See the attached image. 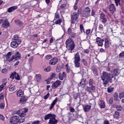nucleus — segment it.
Returning a JSON list of instances; mask_svg holds the SVG:
<instances>
[{
    "mask_svg": "<svg viewBox=\"0 0 124 124\" xmlns=\"http://www.w3.org/2000/svg\"><path fill=\"white\" fill-rule=\"evenodd\" d=\"M66 47L71 51L75 48V44L71 38L67 39L65 41Z\"/></svg>",
    "mask_w": 124,
    "mask_h": 124,
    "instance_id": "2",
    "label": "nucleus"
},
{
    "mask_svg": "<svg viewBox=\"0 0 124 124\" xmlns=\"http://www.w3.org/2000/svg\"><path fill=\"white\" fill-rule=\"evenodd\" d=\"M79 28H80L81 32H85L83 25L80 24L79 26Z\"/></svg>",
    "mask_w": 124,
    "mask_h": 124,
    "instance_id": "38",
    "label": "nucleus"
},
{
    "mask_svg": "<svg viewBox=\"0 0 124 124\" xmlns=\"http://www.w3.org/2000/svg\"><path fill=\"white\" fill-rule=\"evenodd\" d=\"M93 80L92 79H90L89 81V86H93Z\"/></svg>",
    "mask_w": 124,
    "mask_h": 124,
    "instance_id": "40",
    "label": "nucleus"
},
{
    "mask_svg": "<svg viewBox=\"0 0 124 124\" xmlns=\"http://www.w3.org/2000/svg\"><path fill=\"white\" fill-rule=\"evenodd\" d=\"M119 74V70L115 69L113 70V73L110 74L106 72H103L101 76L103 84L106 87L108 82L111 83L112 81V78Z\"/></svg>",
    "mask_w": 124,
    "mask_h": 124,
    "instance_id": "1",
    "label": "nucleus"
},
{
    "mask_svg": "<svg viewBox=\"0 0 124 124\" xmlns=\"http://www.w3.org/2000/svg\"><path fill=\"white\" fill-rule=\"evenodd\" d=\"M62 84V81L60 80H57L54 83H53L52 85V88L55 89L58 86H59Z\"/></svg>",
    "mask_w": 124,
    "mask_h": 124,
    "instance_id": "9",
    "label": "nucleus"
},
{
    "mask_svg": "<svg viewBox=\"0 0 124 124\" xmlns=\"http://www.w3.org/2000/svg\"><path fill=\"white\" fill-rule=\"evenodd\" d=\"M79 15L77 13H74L73 15L71 16V18L75 19L76 20L78 19Z\"/></svg>",
    "mask_w": 124,
    "mask_h": 124,
    "instance_id": "26",
    "label": "nucleus"
},
{
    "mask_svg": "<svg viewBox=\"0 0 124 124\" xmlns=\"http://www.w3.org/2000/svg\"><path fill=\"white\" fill-rule=\"evenodd\" d=\"M58 61V60L57 58H53L49 61V64L50 65H55L57 63Z\"/></svg>",
    "mask_w": 124,
    "mask_h": 124,
    "instance_id": "11",
    "label": "nucleus"
},
{
    "mask_svg": "<svg viewBox=\"0 0 124 124\" xmlns=\"http://www.w3.org/2000/svg\"><path fill=\"white\" fill-rule=\"evenodd\" d=\"M4 116L2 114H0V120H1V121H4Z\"/></svg>",
    "mask_w": 124,
    "mask_h": 124,
    "instance_id": "57",
    "label": "nucleus"
},
{
    "mask_svg": "<svg viewBox=\"0 0 124 124\" xmlns=\"http://www.w3.org/2000/svg\"><path fill=\"white\" fill-rule=\"evenodd\" d=\"M58 99L57 98H56L55 100H54L50 105V106L49 107L50 110H52V108H53L54 105H55L56 103L57 102Z\"/></svg>",
    "mask_w": 124,
    "mask_h": 124,
    "instance_id": "22",
    "label": "nucleus"
},
{
    "mask_svg": "<svg viewBox=\"0 0 124 124\" xmlns=\"http://www.w3.org/2000/svg\"><path fill=\"white\" fill-rule=\"evenodd\" d=\"M116 109L117 111H121L122 110L123 108L121 106H117L116 107Z\"/></svg>",
    "mask_w": 124,
    "mask_h": 124,
    "instance_id": "48",
    "label": "nucleus"
},
{
    "mask_svg": "<svg viewBox=\"0 0 124 124\" xmlns=\"http://www.w3.org/2000/svg\"><path fill=\"white\" fill-rule=\"evenodd\" d=\"M42 77L41 74H36L35 76V79L37 82L41 81Z\"/></svg>",
    "mask_w": 124,
    "mask_h": 124,
    "instance_id": "18",
    "label": "nucleus"
},
{
    "mask_svg": "<svg viewBox=\"0 0 124 124\" xmlns=\"http://www.w3.org/2000/svg\"><path fill=\"white\" fill-rule=\"evenodd\" d=\"M119 116V113L117 111H116L114 114V117L115 119H118Z\"/></svg>",
    "mask_w": 124,
    "mask_h": 124,
    "instance_id": "39",
    "label": "nucleus"
},
{
    "mask_svg": "<svg viewBox=\"0 0 124 124\" xmlns=\"http://www.w3.org/2000/svg\"><path fill=\"white\" fill-rule=\"evenodd\" d=\"M102 22L103 24H106L107 22V19L106 18H104L103 19H102Z\"/></svg>",
    "mask_w": 124,
    "mask_h": 124,
    "instance_id": "56",
    "label": "nucleus"
},
{
    "mask_svg": "<svg viewBox=\"0 0 124 124\" xmlns=\"http://www.w3.org/2000/svg\"><path fill=\"white\" fill-rule=\"evenodd\" d=\"M74 62H78L80 61V57L78 52L74 54Z\"/></svg>",
    "mask_w": 124,
    "mask_h": 124,
    "instance_id": "15",
    "label": "nucleus"
},
{
    "mask_svg": "<svg viewBox=\"0 0 124 124\" xmlns=\"http://www.w3.org/2000/svg\"><path fill=\"white\" fill-rule=\"evenodd\" d=\"M19 41H21V40L19 39V37H18V35H14V41L18 42Z\"/></svg>",
    "mask_w": 124,
    "mask_h": 124,
    "instance_id": "34",
    "label": "nucleus"
},
{
    "mask_svg": "<svg viewBox=\"0 0 124 124\" xmlns=\"http://www.w3.org/2000/svg\"><path fill=\"white\" fill-rule=\"evenodd\" d=\"M99 105L102 109H104L106 107L105 102L103 100H101L99 103Z\"/></svg>",
    "mask_w": 124,
    "mask_h": 124,
    "instance_id": "24",
    "label": "nucleus"
},
{
    "mask_svg": "<svg viewBox=\"0 0 124 124\" xmlns=\"http://www.w3.org/2000/svg\"><path fill=\"white\" fill-rule=\"evenodd\" d=\"M82 62L83 65L85 66H87L88 65L87 61L85 59L82 60Z\"/></svg>",
    "mask_w": 124,
    "mask_h": 124,
    "instance_id": "45",
    "label": "nucleus"
},
{
    "mask_svg": "<svg viewBox=\"0 0 124 124\" xmlns=\"http://www.w3.org/2000/svg\"><path fill=\"white\" fill-rule=\"evenodd\" d=\"M114 100L117 101L118 99V94L117 93H115L114 95Z\"/></svg>",
    "mask_w": 124,
    "mask_h": 124,
    "instance_id": "51",
    "label": "nucleus"
},
{
    "mask_svg": "<svg viewBox=\"0 0 124 124\" xmlns=\"http://www.w3.org/2000/svg\"><path fill=\"white\" fill-rule=\"evenodd\" d=\"M55 115L49 113L44 117V120H51L53 118H55Z\"/></svg>",
    "mask_w": 124,
    "mask_h": 124,
    "instance_id": "8",
    "label": "nucleus"
},
{
    "mask_svg": "<svg viewBox=\"0 0 124 124\" xmlns=\"http://www.w3.org/2000/svg\"><path fill=\"white\" fill-rule=\"evenodd\" d=\"M91 9L89 7H86L83 10L82 14L83 16L85 18H88L90 16Z\"/></svg>",
    "mask_w": 124,
    "mask_h": 124,
    "instance_id": "3",
    "label": "nucleus"
},
{
    "mask_svg": "<svg viewBox=\"0 0 124 124\" xmlns=\"http://www.w3.org/2000/svg\"><path fill=\"white\" fill-rule=\"evenodd\" d=\"M13 57H14V59L16 61L18 59H21V54L19 52H16Z\"/></svg>",
    "mask_w": 124,
    "mask_h": 124,
    "instance_id": "14",
    "label": "nucleus"
},
{
    "mask_svg": "<svg viewBox=\"0 0 124 124\" xmlns=\"http://www.w3.org/2000/svg\"><path fill=\"white\" fill-rule=\"evenodd\" d=\"M4 98V93H1L0 94V99L2 100Z\"/></svg>",
    "mask_w": 124,
    "mask_h": 124,
    "instance_id": "49",
    "label": "nucleus"
},
{
    "mask_svg": "<svg viewBox=\"0 0 124 124\" xmlns=\"http://www.w3.org/2000/svg\"><path fill=\"white\" fill-rule=\"evenodd\" d=\"M91 109V106L90 105H87L83 107V109L84 112H89Z\"/></svg>",
    "mask_w": 124,
    "mask_h": 124,
    "instance_id": "17",
    "label": "nucleus"
},
{
    "mask_svg": "<svg viewBox=\"0 0 124 124\" xmlns=\"http://www.w3.org/2000/svg\"><path fill=\"white\" fill-rule=\"evenodd\" d=\"M114 1L117 6H118L119 5H120L121 0H114Z\"/></svg>",
    "mask_w": 124,
    "mask_h": 124,
    "instance_id": "46",
    "label": "nucleus"
},
{
    "mask_svg": "<svg viewBox=\"0 0 124 124\" xmlns=\"http://www.w3.org/2000/svg\"><path fill=\"white\" fill-rule=\"evenodd\" d=\"M114 88L111 87L108 88V93H110L113 91Z\"/></svg>",
    "mask_w": 124,
    "mask_h": 124,
    "instance_id": "42",
    "label": "nucleus"
},
{
    "mask_svg": "<svg viewBox=\"0 0 124 124\" xmlns=\"http://www.w3.org/2000/svg\"><path fill=\"white\" fill-rule=\"evenodd\" d=\"M66 76V75L65 72H63L62 73H59L58 74L59 78L61 80H62Z\"/></svg>",
    "mask_w": 124,
    "mask_h": 124,
    "instance_id": "13",
    "label": "nucleus"
},
{
    "mask_svg": "<svg viewBox=\"0 0 124 124\" xmlns=\"http://www.w3.org/2000/svg\"><path fill=\"white\" fill-rule=\"evenodd\" d=\"M105 47H108L109 46V41L108 40V39L106 38L105 39Z\"/></svg>",
    "mask_w": 124,
    "mask_h": 124,
    "instance_id": "33",
    "label": "nucleus"
},
{
    "mask_svg": "<svg viewBox=\"0 0 124 124\" xmlns=\"http://www.w3.org/2000/svg\"><path fill=\"white\" fill-rule=\"evenodd\" d=\"M16 114L18 115L19 117H26V113L25 112H21V111L18 110L16 112Z\"/></svg>",
    "mask_w": 124,
    "mask_h": 124,
    "instance_id": "21",
    "label": "nucleus"
},
{
    "mask_svg": "<svg viewBox=\"0 0 124 124\" xmlns=\"http://www.w3.org/2000/svg\"><path fill=\"white\" fill-rule=\"evenodd\" d=\"M21 43H22V41H18V42L16 41H13L11 43V46L13 48H16L19 46V45L21 44Z\"/></svg>",
    "mask_w": 124,
    "mask_h": 124,
    "instance_id": "6",
    "label": "nucleus"
},
{
    "mask_svg": "<svg viewBox=\"0 0 124 124\" xmlns=\"http://www.w3.org/2000/svg\"><path fill=\"white\" fill-rule=\"evenodd\" d=\"M14 78H16V80H20V76L17 74L16 72H14L10 76V78L12 79H14Z\"/></svg>",
    "mask_w": 124,
    "mask_h": 124,
    "instance_id": "7",
    "label": "nucleus"
},
{
    "mask_svg": "<svg viewBox=\"0 0 124 124\" xmlns=\"http://www.w3.org/2000/svg\"><path fill=\"white\" fill-rule=\"evenodd\" d=\"M98 29L100 31H104V27L102 25H100L99 26Z\"/></svg>",
    "mask_w": 124,
    "mask_h": 124,
    "instance_id": "43",
    "label": "nucleus"
},
{
    "mask_svg": "<svg viewBox=\"0 0 124 124\" xmlns=\"http://www.w3.org/2000/svg\"><path fill=\"white\" fill-rule=\"evenodd\" d=\"M18 119L19 116H14L10 118V122L12 124H18Z\"/></svg>",
    "mask_w": 124,
    "mask_h": 124,
    "instance_id": "4",
    "label": "nucleus"
},
{
    "mask_svg": "<svg viewBox=\"0 0 124 124\" xmlns=\"http://www.w3.org/2000/svg\"><path fill=\"white\" fill-rule=\"evenodd\" d=\"M70 35H71V36L73 38H75L76 36V33L74 32L71 33V34H70Z\"/></svg>",
    "mask_w": 124,
    "mask_h": 124,
    "instance_id": "60",
    "label": "nucleus"
},
{
    "mask_svg": "<svg viewBox=\"0 0 124 124\" xmlns=\"http://www.w3.org/2000/svg\"><path fill=\"white\" fill-rule=\"evenodd\" d=\"M81 11H82V9L81 8H79L78 9V14L79 15H80L81 13Z\"/></svg>",
    "mask_w": 124,
    "mask_h": 124,
    "instance_id": "58",
    "label": "nucleus"
},
{
    "mask_svg": "<svg viewBox=\"0 0 124 124\" xmlns=\"http://www.w3.org/2000/svg\"><path fill=\"white\" fill-rule=\"evenodd\" d=\"M52 55H47V56L46 57V60H49V59L52 58Z\"/></svg>",
    "mask_w": 124,
    "mask_h": 124,
    "instance_id": "55",
    "label": "nucleus"
},
{
    "mask_svg": "<svg viewBox=\"0 0 124 124\" xmlns=\"http://www.w3.org/2000/svg\"><path fill=\"white\" fill-rule=\"evenodd\" d=\"M119 97L120 98V99H122V98H124V92L120 93L119 95Z\"/></svg>",
    "mask_w": 124,
    "mask_h": 124,
    "instance_id": "37",
    "label": "nucleus"
},
{
    "mask_svg": "<svg viewBox=\"0 0 124 124\" xmlns=\"http://www.w3.org/2000/svg\"><path fill=\"white\" fill-rule=\"evenodd\" d=\"M18 7L17 6H12L8 9V12L9 13H11L13 11H14L15 10L17 9Z\"/></svg>",
    "mask_w": 124,
    "mask_h": 124,
    "instance_id": "23",
    "label": "nucleus"
},
{
    "mask_svg": "<svg viewBox=\"0 0 124 124\" xmlns=\"http://www.w3.org/2000/svg\"><path fill=\"white\" fill-rule=\"evenodd\" d=\"M9 91L12 92L15 91L16 90V86H15V85H14V84L11 85L9 87Z\"/></svg>",
    "mask_w": 124,
    "mask_h": 124,
    "instance_id": "25",
    "label": "nucleus"
},
{
    "mask_svg": "<svg viewBox=\"0 0 124 124\" xmlns=\"http://www.w3.org/2000/svg\"><path fill=\"white\" fill-rule=\"evenodd\" d=\"M28 98L26 97H23L20 99V102H26Z\"/></svg>",
    "mask_w": 124,
    "mask_h": 124,
    "instance_id": "35",
    "label": "nucleus"
},
{
    "mask_svg": "<svg viewBox=\"0 0 124 124\" xmlns=\"http://www.w3.org/2000/svg\"><path fill=\"white\" fill-rule=\"evenodd\" d=\"M0 109H3L4 108V104L1 103L0 104Z\"/></svg>",
    "mask_w": 124,
    "mask_h": 124,
    "instance_id": "62",
    "label": "nucleus"
},
{
    "mask_svg": "<svg viewBox=\"0 0 124 124\" xmlns=\"http://www.w3.org/2000/svg\"><path fill=\"white\" fill-rule=\"evenodd\" d=\"M60 17V16L58 14V13L57 12L55 14V19L56 18V19H58Z\"/></svg>",
    "mask_w": 124,
    "mask_h": 124,
    "instance_id": "53",
    "label": "nucleus"
},
{
    "mask_svg": "<svg viewBox=\"0 0 124 124\" xmlns=\"http://www.w3.org/2000/svg\"><path fill=\"white\" fill-rule=\"evenodd\" d=\"M124 56V51H122L120 54H119V57H122Z\"/></svg>",
    "mask_w": 124,
    "mask_h": 124,
    "instance_id": "63",
    "label": "nucleus"
},
{
    "mask_svg": "<svg viewBox=\"0 0 124 124\" xmlns=\"http://www.w3.org/2000/svg\"><path fill=\"white\" fill-rule=\"evenodd\" d=\"M62 22V20L61 19H59L56 21L55 24H59L60 25L61 22Z\"/></svg>",
    "mask_w": 124,
    "mask_h": 124,
    "instance_id": "41",
    "label": "nucleus"
},
{
    "mask_svg": "<svg viewBox=\"0 0 124 124\" xmlns=\"http://www.w3.org/2000/svg\"><path fill=\"white\" fill-rule=\"evenodd\" d=\"M33 59H34V57L33 56H31L29 59V62L30 63V64H31L32 63V62H33Z\"/></svg>",
    "mask_w": 124,
    "mask_h": 124,
    "instance_id": "36",
    "label": "nucleus"
},
{
    "mask_svg": "<svg viewBox=\"0 0 124 124\" xmlns=\"http://www.w3.org/2000/svg\"><path fill=\"white\" fill-rule=\"evenodd\" d=\"M50 70H51V68L49 66H48L45 69L44 71L45 72H48L50 71Z\"/></svg>",
    "mask_w": 124,
    "mask_h": 124,
    "instance_id": "52",
    "label": "nucleus"
},
{
    "mask_svg": "<svg viewBox=\"0 0 124 124\" xmlns=\"http://www.w3.org/2000/svg\"><path fill=\"white\" fill-rule=\"evenodd\" d=\"M12 55V53H11V52H8L6 56V61L8 62H11L13 61V60H14V56H12L11 57V55Z\"/></svg>",
    "mask_w": 124,
    "mask_h": 124,
    "instance_id": "5",
    "label": "nucleus"
},
{
    "mask_svg": "<svg viewBox=\"0 0 124 124\" xmlns=\"http://www.w3.org/2000/svg\"><path fill=\"white\" fill-rule=\"evenodd\" d=\"M65 66L66 67V71L67 72H69V68L68 67V64H66Z\"/></svg>",
    "mask_w": 124,
    "mask_h": 124,
    "instance_id": "64",
    "label": "nucleus"
},
{
    "mask_svg": "<svg viewBox=\"0 0 124 124\" xmlns=\"http://www.w3.org/2000/svg\"><path fill=\"white\" fill-rule=\"evenodd\" d=\"M100 18H101V19H104V18H105V14H104V13H101V14H100Z\"/></svg>",
    "mask_w": 124,
    "mask_h": 124,
    "instance_id": "50",
    "label": "nucleus"
},
{
    "mask_svg": "<svg viewBox=\"0 0 124 124\" xmlns=\"http://www.w3.org/2000/svg\"><path fill=\"white\" fill-rule=\"evenodd\" d=\"M69 110H70V111L71 113H74V112L75 111L74 108L72 107H70L69 108Z\"/></svg>",
    "mask_w": 124,
    "mask_h": 124,
    "instance_id": "54",
    "label": "nucleus"
},
{
    "mask_svg": "<svg viewBox=\"0 0 124 124\" xmlns=\"http://www.w3.org/2000/svg\"><path fill=\"white\" fill-rule=\"evenodd\" d=\"M79 62L80 61H74L76 67L79 68L80 67V63Z\"/></svg>",
    "mask_w": 124,
    "mask_h": 124,
    "instance_id": "30",
    "label": "nucleus"
},
{
    "mask_svg": "<svg viewBox=\"0 0 124 124\" xmlns=\"http://www.w3.org/2000/svg\"><path fill=\"white\" fill-rule=\"evenodd\" d=\"M104 41L103 39H101L99 37H97L96 39V42L97 43L98 45L100 46H103V42Z\"/></svg>",
    "mask_w": 124,
    "mask_h": 124,
    "instance_id": "10",
    "label": "nucleus"
},
{
    "mask_svg": "<svg viewBox=\"0 0 124 124\" xmlns=\"http://www.w3.org/2000/svg\"><path fill=\"white\" fill-rule=\"evenodd\" d=\"M67 32L68 33L69 35H70V34H71V33H72V30L71 28H68V30H67Z\"/></svg>",
    "mask_w": 124,
    "mask_h": 124,
    "instance_id": "59",
    "label": "nucleus"
},
{
    "mask_svg": "<svg viewBox=\"0 0 124 124\" xmlns=\"http://www.w3.org/2000/svg\"><path fill=\"white\" fill-rule=\"evenodd\" d=\"M15 22L17 25H23V22L20 21V20H16Z\"/></svg>",
    "mask_w": 124,
    "mask_h": 124,
    "instance_id": "47",
    "label": "nucleus"
},
{
    "mask_svg": "<svg viewBox=\"0 0 124 124\" xmlns=\"http://www.w3.org/2000/svg\"><path fill=\"white\" fill-rule=\"evenodd\" d=\"M8 71V70H7V69L4 68L2 70L1 72H2V73L5 74L7 73Z\"/></svg>",
    "mask_w": 124,
    "mask_h": 124,
    "instance_id": "44",
    "label": "nucleus"
},
{
    "mask_svg": "<svg viewBox=\"0 0 124 124\" xmlns=\"http://www.w3.org/2000/svg\"><path fill=\"white\" fill-rule=\"evenodd\" d=\"M25 116L24 117H20L18 116V123H20V124H22V123H24L25 122Z\"/></svg>",
    "mask_w": 124,
    "mask_h": 124,
    "instance_id": "27",
    "label": "nucleus"
},
{
    "mask_svg": "<svg viewBox=\"0 0 124 124\" xmlns=\"http://www.w3.org/2000/svg\"><path fill=\"white\" fill-rule=\"evenodd\" d=\"M109 11L111 13L113 14L116 11V7L115 5L111 4L109 6Z\"/></svg>",
    "mask_w": 124,
    "mask_h": 124,
    "instance_id": "12",
    "label": "nucleus"
},
{
    "mask_svg": "<svg viewBox=\"0 0 124 124\" xmlns=\"http://www.w3.org/2000/svg\"><path fill=\"white\" fill-rule=\"evenodd\" d=\"M86 79L85 78L82 79L81 82L79 83V84L84 87L86 85Z\"/></svg>",
    "mask_w": 124,
    "mask_h": 124,
    "instance_id": "28",
    "label": "nucleus"
},
{
    "mask_svg": "<svg viewBox=\"0 0 124 124\" xmlns=\"http://www.w3.org/2000/svg\"><path fill=\"white\" fill-rule=\"evenodd\" d=\"M58 121L55 119V117L49 120L48 124H57Z\"/></svg>",
    "mask_w": 124,
    "mask_h": 124,
    "instance_id": "19",
    "label": "nucleus"
},
{
    "mask_svg": "<svg viewBox=\"0 0 124 124\" xmlns=\"http://www.w3.org/2000/svg\"><path fill=\"white\" fill-rule=\"evenodd\" d=\"M2 26L4 27H9V22L7 20H5L2 24Z\"/></svg>",
    "mask_w": 124,
    "mask_h": 124,
    "instance_id": "31",
    "label": "nucleus"
},
{
    "mask_svg": "<svg viewBox=\"0 0 124 124\" xmlns=\"http://www.w3.org/2000/svg\"><path fill=\"white\" fill-rule=\"evenodd\" d=\"M49 93H48L46 95L44 96V99H47L49 97Z\"/></svg>",
    "mask_w": 124,
    "mask_h": 124,
    "instance_id": "61",
    "label": "nucleus"
},
{
    "mask_svg": "<svg viewBox=\"0 0 124 124\" xmlns=\"http://www.w3.org/2000/svg\"><path fill=\"white\" fill-rule=\"evenodd\" d=\"M5 86H6V82H5L4 83H2L0 86V92H1L4 88H5Z\"/></svg>",
    "mask_w": 124,
    "mask_h": 124,
    "instance_id": "32",
    "label": "nucleus"
},
{
    "mask_svg": "<svg viewBox=\"0 0 124 124\" xmlns=\"http://www.w3.org/2000/svg\"><path fill=\"white\" fill-rule=\"evenodd\" d=\"M16 95L18 97H21L24 95V92L21 90H19L16 92Z\"/></svg>",
    "mask_w": 124,
    "mask_h": 124,
    "instance_id": "20",
    "label": "nucleus"
},
{
    "mask_svg": "<svg viewBox=\"0 0 124 124\" xmlns=\"http://www.w3.org/2000/svg\"><path fill=\"white\" fill-rule=\"evenodd\" d=\"M56 76H57L56 73H53L50 77V78H48L46 80L47 83L49 84L50 82L49 81H48L49 79H51L54 78H56Z\"/></svg>",
    "mask_w": 124,
    "mask_h": 124,
    "instance_id": "29",
    "label": "nucleus"
},
{
    "mask_svg": "<svg viewBox=\"0 0 124 124\" xmlns=\"http://www.w3.org/2000/svg\"><path fill=\"white\" fill-rule=\"evenodd\" d=\"M95 90V87L93 85L90 86L89 87H87L86 91L88 92H91L92 91H94Z\"/></svg>",
    "mask_w": 124,
    "mask_h": 124,
    "instance_id": "16",
    "label": "nucleus"
}]
</instances>
